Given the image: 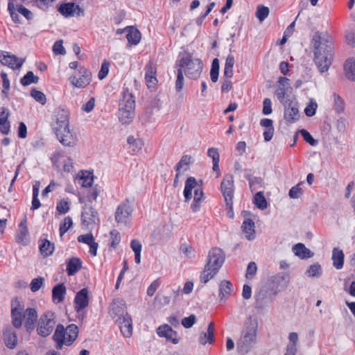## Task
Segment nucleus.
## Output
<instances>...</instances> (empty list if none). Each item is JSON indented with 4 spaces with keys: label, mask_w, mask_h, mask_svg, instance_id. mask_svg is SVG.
Here are the masks:
<instances>
[{
    "label": "nucleus",
    "mask_w": 355,
    "mask_h": 355,
    "mask_svg": "<svg viewBox=\"0 0 355 355\" xmlns=\"http://www.w3.org/2000/svg\"><path fill=\"white\" fill-rule=\"evenodd\" d=\"M311 42L315 65L320 73L327 72L332 64L334 57L332 37L327 33L316 31Z\"/></svg>",
    "instance_id": "f257e3e1"
},
{
    "label": "nucleus",
    "mask_w": 355,
    "mask_h": 355,
    "mask_svg": "<svg viewBox=\"0 0 355 355\" xmlns=\"http://www.w3.org/2000/svg\"><path fill=\"white\" fill-rule=\"evenodd\" d=\"M52 128L59 141L64 146L73 147L76 144V137L69 130V112L67 110L58 107L53 114Z\"/></svg>",
    "instance_id": "f03ea898"
},
{
    "label": "nucleus",
    "mask_w": 355,
    "mask_h": 355,
    "mask_svg": "<svg viewBox=\"0 0 355 355\" xmlns=\"http://www.w3.org/2000/svg\"><path fill=\"white\" fill-rule=\"evenodd\" d=\"M225 261V254L221 249H211L208 254V261L200 276V282L207 284L218 272Z\"/></svg>",
    "instance_id": "7ed1b4c3"
},
{
    "label": "nucleus",
    "mask_w": 355,
    "mask_h": 355,
    "mask_svg": "<svg viewBox=\"0 0 355 355\" xmlns=\"http://www.w3.org/2000/svg\"><path fill=\"white\" fill-rule=\"evenodd\" d=\"M257 327V319L250 315L248 318V322L245 324L243 336L240 342L238 343L241 352L247 353L252 345L256 343Z\"/></svg>",
    "instance_id": "20e7f679"
},
{
    "label": "nucleus",
    "mask_w": 355,
    "mask_h": 355,
    "mask_svg": "<svg viewBox=\"0 0 355 355\" xmlns=\"http://www.w3.org/2000/svg\"><path fill=\"white\" fill-rule=\"evenodd\" d=\"M180 59L177 63L178 69L184 70L185 75L191 79L196 80L200 78L202 71V64L200 59L193 58L192 55L188 52Z\"/></svg>",
    "instance_id": "39448f33"
},
{
    "label": "nucleus",
    "mask_w": 355,
    "mask_h": 355,
    "mask_svg": "<svg viewBox=\"0 0 355 355\" xmlns=\"http://www.w3.org/2000/svg\"><path fill=\"white\" fill-rule=\"evenodd\" d=\"M55 313L51 311H46L41 315L37 322V334L44 338L49 336L55 327Z\"/></svg>",
    "instance_id": "423d86ee"
},
{
    "label": "nucleus",
    "mask_w": 355,
    "mask_h": 355,
    "mask_svg": "<svg viewBox=\"0 0 355 355\" xmlns=\"http://www.w3.org/2000/svg\"><path fill=\"white\" fill-rule=\"evenodd\" d=\"M133 208L128 198L121 202L115 212V220L117 223L126 225L131 218Z\"/></svg>",
    "instance_id": "0eeeda50"
},
{
    "label": "nucleus",
    "mask_w": 355,
    "mask_h": 355,
    "mask_svg": "<svg viewBox=\"0 0 355 355\" xmlns=\"http://www.w3.org/2000/svg\"><path fill=\"white\" fill-rule=\"evenodd\" d=\"M220 190L225 198L226 206H231L233 204L234 192V177L231 174L224 176L220 184Z\"/></svg>",
    "instance_id": "6e6552de"
},
{
    "label": "nucleus",
    "mask_w": 355,
    "mask_h": 355,
    "mask_svg": "<svg viewBox=\"0 0 355 355\" xmlns=\"http://www.w3.org/2000/svg\"><path fill=\"white\" fill-rule=\"evenodd\" d=\"M198 183L194 177H189L185 182V186L184 189V196L185 198V202L189 201L192 198V190H194L193 199L199 197L200 200L203 199L204 193L201 187H197Z\"/></svg>",
    "instance_id": "1a4fd4ad"
},
{
    "label": "nucleus",
    "mask_w": 355,
    "mask_h": 355,
    "mask_svg": "<svg viewBox=\"0 0 355 355\" xmlns=\"http://www.w3.org/2000/svg\"><path fill=\"white\" fill-rule=\"evenodd\" d=\"M284 119L288 123H294L300 119L297 103L291 99H287L284 103Z\"/></svg>",
    "instance_id": "9d476101"
},
{
    "label": "nucleus",
    "mask_w": 355,
    "mask_h": 355,
    "mask_svg": "<svg viewBox=\"0 0 355 355\" xmlns=\"http://www.w3.org/2000/svg\"><path fill=\"white\" fill-rule=\"evenodd\" d=\"M78 77L71 76L69 78L71 83L76 87L84 88L87 87L92 80V73L85 67H80L78 70Z\"/></svg>",
    "instance_id": "9b49d317"
},
{
    "label": "nucleus",
    "mask_w": 355,
    "mask_h": 355,
    "mask_svg": "<svg viewBox=\"0 0 355 355\" xmlns=\"http://www.w3.org/2000/svg\"><path fill=\"white\" fill-rule=\"evenodd\" d=\"M24 61L25 59H20L13 54H10L8 52L0 51V62L14 70L19 69Z\"/></svg>",
    "instance_id": "f8f14e48"
},
{
    "label": "nucleus",
    "mask_w": 355,
    "mask_h": 355,
    "mask_svg": "<svg viewBox=\"0 0 355 355\" xmlns=\"http://www.w3.org/2000/svg\"><path fill=\"white\" fill-rule=\"evenodd\" d=\"M291 89L289 79L286 77H279L275 94L281 103L286 102V98L288 96L287 94L291 92Z\"/></svg>",
    "instance_id": "ddd939ff"
},
{
    "label": "nucleus",
    "mask_w": 355,
    "mask_h": 355,
    "mask_svg": "<svg viewBox=\"0 0 355 355\" xmlns=\"http://www.w3.org/2000/svg\"><path fill=\"white\" fill-rule=\"evenodd\" d=\"M58 11L67 18L73 17L76 12L78 16L84 12V10L79 5H76L74 3H61L58 8Z\"/></svg>",
    "instance_id": "4468645a"
},
{
    "label": "nucleus",
    "mask_w": 355,
    "mask_h": 355,
    "mask_svg": "<svg viewBox=\"0 0 355 355\" xmlns=\"http://www.w3.org/2000/svg\"><path fill=\"white\" fill-rule=\"evenodd\" d=\"M89 292L87 288H84L80 290L74 298V309L77 313H80L89 304Z\"/></svg>",
    "instance_id": "2eb2a0df"
},
{
    "label": "nucleus",
    "mask_w": 355,
    "mask_h": 355,
    "mask_svg": "<svg viewBox=\"0 0 355 355\" xmlns=\"http://www.w3.org/2000/svg\"><path fill=\"white\" fill-rule=\"evenodd\" d=\"M81 220L85 225H89L99 221L97 211L91 205H85L81 214Z\"/></svg>",
    "instance_id": "dca6fc26"
},
{
    "label": "nucleus",
    "mask_w": 355,
    "mask_h": 355,
    "mask_svg": "<svg viewBox=\"0 0 355 355\" xmlns=\"http://www.w3.org/2000/svg\"><path fill=\"white\" fill-rule=\"evenodd\" d=\"M117 322L121 329V332L125 338H130L132 334V320L131 316L125 313L123 317H119Z\"/></svg>",
    "instance_id": "f3484780"
},
{
    "label": "nucleus",
    "mask_w": 355,
    "mask_h": 355,
    "mask_svg": "<svg viewBox=\"0 0 355 355\" xmlns=\"http://www.w3.org/2000/svg\"><path fill=\"white\" fill-rule=\"evenodd\" d=\"M119 108L135 109V98L132 93L126 87L123 88L122 97L119 101Z\"/></svg>",
    "instance_id": "a211bd4d"
},
{
    "label": "nucleus",
    "mask_w": 355,
    "mask_h": 355,
    "mask_svg": "<svg viewBox=\"0 0 355 355\" xmlns=\"http://www.w3.org/2000/svg\"><path fill=\"white\" fill-rule=\"evenodd\" d=\"M37 318V311L35 308H28L25 310L24 313V327L27 331L31 332L34 330Z\"/></svg>",
    "instance_id": "6ab92c4d"
},
{
    "label": "nucleus",
    "mask_w": 355,
    "mask_h": 355,
    "mask_svg": "<svg viewBox=\"0 0 355 355\" xmlns=\"http://www.w3.org/2000/svg\"><path fill=\"white\" fill-rule=\"evenodd\" d=\"M3 339L6 346L14 349L17 345V337L15 331L10 326L5 327L3 330Z\"/></svg>",
    "instance_id": "aec40b11"
},
{
    "label": "nucleus",
    "mask_w": 355,
    "mask_h": 355,
    "mask_svg": "<svg viewBox=\"0 0 355 355\" xmlns=\"http://www.w3.org/2000/svg\"><path fill=\"white\" fill-rule=\"evenodd\" d=\"M157 333L159 336L166 338L167 340L171 341L173 344L179 343L177 332L168 324H164L158 327Z\"/></svg>",
    "instance_id": "412c9836"
},
{
    "label": "nucleus",
    "mask_w": 355,
    "mask_h": 355,
    "mask_svg": "<svg viewBox=\"0 0 355 355\" xmlns=\"http://www.w3.org/2000/svg\"><path fill=\"white\" fill-rule=\"evenodd\" d=\"M250 214L245 211L243 212V216L245 218L243 224H242V230L244 234H245V237L248 240H252L255 237V225L254 221L250 218H247V216Z\"/></svg>",
    "instance_id": "4be33fe9"
},
{
    "label": "nucleus",
    "mask_w": 355,
    "mask_h": 355,
    "mask_svg": "<svg viewBox=\"0 0 355 355\" xmlns=\"http://www.w3.org/2000/svg\"><path fill=\"white\" fill-rule=\"evenodd\" d=\"M53 340L56 343L55 347L58 349H61L64 345H66L67 338L65 336L64 327L59 324L55 329V333L53 336Z\"/></svg>",
    "instance_id": "5701e85b"
},
{
    "label": "nucleus",
    "mask_w": 355,
    "mask_h": 355,
    "mask_svg": "<svg viewBox=\"0 0 355 355\" xmlns=\"http://www.w3.org/2000/svg\"><path fill=\"white\" fill-rule=\"evenodd\" d=\"M233 291V285L228 280H223L219 284V300L220 302H225Z\"/></svg>",
    "instance_id": "b1692460"
},
{
    "label": "nucleus",
    "mask_w": 355,
    "mask_h": 355,
    "mask_svg": "<svg viewBox=\"0 0 355 355\" xmlns=\"http://www.w3.org/2000/svg\"><path fill=\"white\" fill-rule=\"evenodd\" d=\"M270 280L273 286L277 288L279 287H286L290 282V275L288 272H279L272 276Z\"/></svg>",
    "instance_id": "393cba45"
},
{
    "label": "nucleus",
    "mask_w": 355,
    "mask_h": 355,
    "mask_svg": "<svg viewBox=\"0 0 355 355\" xmlns=\"http://www.w3.org/2000/svg\"><path fill=\"white\" fill-rule=\"evenodd\" d=\"M199 343L205 345L207 343L211 344L214 340V324L210 322L206 332H202L199 336Z\"/></svg>",
    "instance_id": "a878e982"
},
{
    "label": "nucleus",
    "mask_w": 355,
    "mask_h": 355,
    "mask_svg": "<svg viewBox=\"0 0 355 355\" xmlns=\"http://www.w3.org/2000/svg\"><path fill=\"white\" fill-rule=\"evenodd\" d=\"M66 292L67 290L64 284H56L52 289L53 302L56 304L62 302L65 297Z\"/></svg>",
    "instance_id": "bb28decb"
},
{
    "label": "nucleus",
    "mask_w": 355,
    "mask_h": 355,
    "mask_svg": "<svg viewBox=\"0 0 355 355\" xmlns=\"http://www.w3.org/2000/svg\"><path fill=\"white\" fill-rule=\"evenodd\" d=\"M83 262L78 257H72L67 261V273L69 276L74 275L81 268Z\"/></svg>",
    "instance_id": "cd10ccee"
},
{
    "label": "nucleus",
    "mask_w": 355,
    "mask_h": 355,
    "mask_svg": "<svg viewBox=\"0 0 355 355\" xmlns=\"http://www.w3.org/2000/svg\"><path fill=\"white\" fill-rule=\"evenodd\" d=\"M65 329V336L67 338L66 345H71L77 338L79 332L78 327L75 324L68 325Z\"/></svg>",
    "instance_id": "c85d7f7f"
},
{
    "label": "nucleus",
    "mask_w": 355,
    "mask_h": 355,
    "mask_svg": "<svg viewBox=\"0 0 355 355\" xmlns=\"http://www.w3.org/2000/svg\"><path fill=\"white\" fill-rule=\"evenodd\" d=\"M126 38L130 44L137 45L140 42L141 35L139 31L134 26H128Z\"/></svg>",
    "instance_id": "c756f323"
},
{
    "label": "nucleus",
    "mask_w": 355,
    "mask_h": 355,
    "mask_svg": "<svg viewBox=\"0 0 355 355\" xmlns=\"http://www.w3.org/2000/svg\"><path fill=\"white\" fill-rule=\"evenodd\" d=\"M293 250L295 254L300 258L304 259H309L313 256V252H312L309 249L306 248V246L303 243H297L294 245Z\"/></svg>",
    "instance_id": "7c9ffc66"
},
{
    "label": "nucleus",
    "mask_w": 355,
    "mask_h": 355,
    "mask_svg": "<svg viewBox=\"0 0 355 355\" xmlns=\"http://www.w3.org/2000/svg\"><path fill=\"white\" fill-rule=\"evenodd\" d=\"M345 255L342 250L337 248L333 249L332 260L333 266L338 270L342 269L344 265Z\"/></svg>",
    "instance_id": "2f4dec72"
},
{
    "label": "nucleus",
    "mask_w": 355,
    "mask_h": 355,
    "mask_svg": "<svg viewBox=\"0 0 355 355\" xmlns=\"http://www.w3.org/2000/svg\"><path fill=\"white\" fill-rule=\"evenodd\" d=\"M344 70L346 77L352 81H355V58H349L345 61Z\"/></svg>",
    "instance_id": "473e14b6"
},
{
    "label": "nucleus",
    "mask_w": 355,
    "mask_h": 355,
    "mask_svg": "<svg viewBox=\"0 0 355 355\" xmlns=\"http://www.w3.org/2000/svg\"><path fill=\"white\" fill-rule=\"evenodd\" d=\"M118 116L122 124H129L135 116V110L119 108Z\"/></svg>",
    "instance_id": "72a5a7b5"
},
{
    "label": "nucleus",
    "mask_w": 355,
    "mask_h": 355,
    "mask_svg": "<svg viewBox=\"0 0 355 355\" xmlns=\"http://www.w3.org/2000/svg\"><path fill=\"white\" fill-rule=\"evenodd\" d=\"M125 301L121 299L114 300L111 305L112 313L116 315H118L119 318L125 315Z\"/></svg>",
    "instance_id": "f704fd0d"
},
{
    "label": "nucleus",
    "mask_w": 355,
    "mask_h": 355,
    "mask_svg": "<svg viewBox=\"0 0 355 355\" xmlns=\"http://www.w3.org/2000/svg\"><path fill=\"white\" fill-rule=\"evenodd\" d=\"M94 176L92 172L81 171L78 183L83 187H91L93 183Z\"/></svg>",
    "instance_id": "c9c22d12"
},
{
    "label": "nucleus",
    "mask_w": 355,
    "mask_h": 355,
    "mask_svg": "<svg viewBox=\"0 0 355 355\" xmlns=\"http://www.w3.org/2000/svg\"><path fill=\"white\" fill-rule=\"evenodd\" d=\"M40 250L43 257H47L51 255L54 251V243L49 240L44 239L40 241Z\"/></svg>",
    "instance_id": "e433bc0d"
},
{
    "label": "nucleus",
    "mask_w": 355,
    "mask_h": 355,
    "mask_svg": "<svg viewBox=\"0 0 355 355\" xmlns=\"http://www.w3.org/2000/svg\"><path fill=\"white\" fill-rule=\"evenodd\" d=\"M28 234V230L26 225V219L24 218L19 225V230L16 235V241L19 243H23Z\"/></svg>",
    "instance_id": "4c0bfd02"
},
{
    "label": "nucleus",
    "mask_w": 355,
    "mask_h": 355,
    "mask_svg": "<svg viewBox=\"0 0 355 355\" xmlns=\"http://www.w3.org/2000/svg\"><path fill=\"white\" fill-rule=\"evenodd\" d=\"M130 248L135 252V260L136 263L139 264L141 262V243L139 240L133 239L130 243Z\"/></svg>",
    "instance_id": "58836bf2"
},
{
    "label": "nucleus",
    "mask_w": 355,
    "mask_h": 355,
    "mask_svg": "<svg viewBox=\"0 0 355 355\" xmlns=\"http://www.w3.org/2000/svg\"><path fill=\"white\" fill-rule=\"evenodd\" d=\"M39 77L34 75L31 71H28L20 80V83L23 86H28L32 83H37Z\"/></svg>",
    "instance_id": "ea45409f"
},
{
    "label": "nucleus",
    "mask_w": 355,
    "mask_h": 355,
    "mask_svg": "<svg viewBox=\"0 0 355 355\" xmlns=\"http://www.w3.org/2000/svg\"><path fill=\"white\" fill-rule=\"evenodd\" d=\"M334 109L336 113H343L345 110V103L344 100L340 97V95L334 93Z\"/></svg>",
    "instance_id": "a19ab883"
},
{
    "label": "nucleus",
    "mask_w": 355,
    "mask_h": 355,
    "mask_svg": "<svg viewBox=\"0 0 355 355\" xmlns=\"http://www.w3.org/2000/svg\"><path fill=\"white\" fill-rule=\"evenodd\" d=\"M11 311H25L24 302L20 297H15L11 300Z\"/></svg>",
    "instance_id": "79ce46f5"
},
{
    "label": "nucleus",
    "mask_w": 355,
    "mask_h": 355,
    "mask_svg": "<svg viewBox=\"0 0 355 355\" xmlns=\"http://www.w3.org/2000/svg\"><path fill=\"white\" fill-rule=\"evenodd\" d=\"M254 203L261 210L267 207V201L263 191H259L254 195Z\"/></svg>",
    "instance_id": "37998d69"
},
{
    "label": "nucleus",
    "mask_w": 355,
    "mask_h": 355,
    "mask_svg": "<svg viewBox=\"0 0 355 355\" xmlns=\"http://www.w3.org/2000/svg\"><path fill=\"white\" fill-rule=\"evenodd\" d=\"M24 313L19 311H11L12 324L14 327L19 329L22 326Z\"/></svg>",
    "instance_id": "c03bdc74"
},
{
    "label": "nucleus",
    "mask_w": 355,
    "mask_h": 355,
    "mask_svg": "<svg viewBox=\"0 0 355 355\" xmlns=\"http://www.w3.org/2000/svg\"><path fill=\"white\" fill-rule=\"evenodd\" d=\"M220 64L218 58H214L211 63L210 77L212 82L216 83L218 79Z\"/></svg>",
    "instance_id": "a18cd8bd"
},
{
    "label": "nucleus",
    "mask_w": 355,
    "mask_h": 355,
    "mask_svg": "<svg viewBox=\"0 0 355 355\" xmlns=\"http://www.w3.org/2000/svg\"><path fill=\"white\" fill-rule=\"evenodd\" d=\"M306 274L311 277H320L322 275L321 266L318 263L311 265L306 270Z\"/></svg>",
    "instance_id": "49530a36"
},
{
    "label": "nucleus",
    "mask_w": 355,
    "mask_h": 355,
    "mask_svg": "<svg viewBox=\"0 0 355 355\" xmlns=\"http://www.w3.org/2000/svg\"><path fill=\"white\" fill-rule=\"evenodd\" d=\"M270 10L268 7L259 5L257 8L256 17L260 21H264L268 16Z\"/></svg>",
    "instance_id": "de8ad7c7"
},
{
    "label": "nucleus",
    "mask_w": 355,
    "mask_h": 355,
    "mask_svg": "<svg viewBox=\"0 0 355 355\" xmlns=\"http://www.w3.org/2000/svg\"><path fill=\"white\" fill-rule=\"evenodd\" d=\"M73 220L70 216L66 217L60 223V236H63L72 226Z\"/></svg>",
    "instance_id": "09e8293b"
},
{
    "label": "nucleus",
    "mask_w": 355,
    "mask_h": 355,
    "mask_svg": "<svg viewBox=\"0 0 355 355\" xmlns=\"http://www.w3.org/2000/svg\"><path fill=\"white\" fill-rule=\"evenodd\" d=\"M31 96L42 105H44L46 103V95L43 92L37 90L36 88H33L31 89Z\"/></svg>",
    "instance_id": "8fccbe9b"
},
{
    "label": "nucleus",
    "mask_w": 355,
    "mask_h": 355,
    "mask_svg": "<svg viewBox=\"0 0 355 355\" xmlns=\"http://www.w3.org/2000/svg\"><path fill=\"white\" fill-rule=\"evenodd\" d=\"M110 234L111 239L110 247L115 249L121 242L120 233L116 230H112Z\"/></svg>",
    "instance_id": "3c124183"
},
{
    "label": "nucleus",
    "mask_w": 355,
    "mask_h": 355,
    "mask_svg": "<svg viewBox=\"0 0 355 355\" xmlns=\"http://www.w3.org/2000/svg\"><path fill=\"white\" fill-rule=\"evenodd\" d=\"M192 157L191 155H183L180 160L176 164L175 166V171H180V169L184 166H188L191 162Z\"/></svg>",
    "instance_id": "603ef678"
},
{
    "label": "nucleus",
    "mask_w": 355,
    "mask_h": 355,
    "mask_svg": "<svg viewBox=\"0 0 355 355\" xmlns=\"http://www.w3.org/2000/svg\"><path fill=\"white\" fill-rule=\"evenodd\" d=\"M184 86V76L182 69H178L177 71V80L175 81V90L177 92H180Z\"/></svg>",
    "instance_id": "864d4df0"
},
{
    "label": "nucleus",
    "mask_w": 355,
    "mask_h": 355,
    "mask_svg": "<svg viewBox=\"0 0 355 355\" xmlns=\"http://www.w3.org/2000/svg\"><path fill=\"white\" fill-rule=\"evenodd\" d=\"M180 250L189 259H193L196 256L195 250L191 245L183 244L180 246Z\"/></svg>",
    "instance_id": "5fc2aeb1"
},
{
    "label": "nucleus",
    "mask_w": 355,
    "mask_h": 355,
    "mask_svg": "<svg viewBox=\"0 0 355 355\" xmlns=\"http://www.w3.org/2000/svg\"><path fill=\"white\" fill-rule=\"evenodd\" d=\"M145 76H156L157 66L152 61H149L144 68Z\"/></svg>",
    "instance_id": "6e6d98bb"
},
{
    "label": "nucleus",
    "mask_w": 355,
    "mask_h": 355,
    "mask_svg": "<svg viewBox=\"0 0 355 355\" xmlns=\"http://www.w3.org/2000/svg\"><path fill=\"white\" fill-rule=\"evenodd\" d=\"M44 282V278L38 277L32 279L30 284V288L32 292H36L40 290Z\"/></svg>",
    "instance_id": "4d7b16f0"
},
{
    "label": "nucleus",
    "mask_w": 355,
    "mask_h": 355,
    "mask_svg": "<svg viewBox=\"0 0 355 355\" xmlns=\"http://www.w3.org/2000/svg\"><path fill=\"white\" fill-rule=\"evenodd\" d=\"M302 193L303 191L300 187V184H297L289 190L288 196L291 198L297 199L299 198Z\"/></svg>",
    "instance_id": "13d9d810"
},
{
    "label": "nucleus",
    "mask_w": 355,
    "mask_h": 355,
    "mask_svg": "<svg viewBox=\"0 0 355 355\" xmlns=\"http://www.w3.org/2000/svg\"><path fill=\"white\" fill-rule=\"evenodd\" d=\"M300 132L304 141L309 143L310 145L314 146L318 144V141L314 139L312 135L306 130L302 129L300 130Z\"/></svg>",
    "instance_id": "bf43d9fd"
},
{
    "label": "nucleus",
    "mask_w": 355,
    "mask_h": 355,
    "mask_svg": "<svg viewBox=\"0 0 355 355\" xmlns=\"http://www.w3.org/2000/svg\"><path fill=\"white\" fill-rule=\"evenodd\" d=\"M8 10L10 12L12 21L15 22H19V16L15 12V4L11 0L8 1Z\"/></svg>",
    "instance_id": "052dcab7"
},
{
    "label": "nucleus",
    "mask_w": 355,
    "mask_h": 355,
    "mask_svg": "<svg viewBox=\"0 0 355 355\" xmlns=\"http://www.w3.org/2000/svg\"><path fill=\"white\" fill-rule=\"evenodd\" d=\"M56 209L61 214H64L67 213L69 210V205L68 202L64 199L61 200L57 204Z\"/></svg>",
    "instance_id": "680f3d73"
},
{
    "label": "nucleus",
    "mask_w": 355,
    "mask_h": 355,
    "mask_svg": "<svg viewBox=\"0 0 355 355\" xmlns=\"http://www.w3.org/2000/svg\"><path fill=\"white\" fill-rule=\"evenodd\" d=\"M318 107V105L316 102L313 101L312 100L310 101L309 105L304 109V113L307 116H313L315 115L316 109Z\"/></svg>",
    "instance_id": "e2e57ef3"
},
{
    "label": "nucleus",
    "mask_w": 355,
    "mask_h": 355,
    "mask_svg": "<svg viewBox=\"0 0 355 355\" xmlns=\"http://www.w3.org/2000/svg\"><path fill=\"white\" fill-rule=\"evenodd\" d=\"M248 182L251 191L253 192L254 190L258 189V187H261L263 180L261 177H253Z\"/></svg>",
    "instance_id": "0e129e2a"
},
{
    "label": "nucleus",
    "mask_w": 355,
    "mask_h": 355,
    "mask_svg": "<svg viewBox=\"0 0 355 355\" xmlns=\"http://www.w3.org/2000/svg\"><path fill=\"white\" fill-rule=\"evenodd\" d=\"M110 63L105 60L102 64L101 69L98 72V77L100 80L104 79L108 74Z\"/></svg>",
    "instance_id": "69168bd1"
},
{
    "label": "nucleus",
    "mask_w": 355,
    "mask_h": 355,
    "mask_svg": "<svg viewBox=\"0 0 355 355\" xmlns=\"http://www.w3.org/2000/svg\"><path fill=\"white\" fill-rule=\"evenodd\" d=\"M196 322V317L191 314L189 317H185L182 320V324L185 328H191Z\"/></svg>",
    "instance_id": "338daca9"
},
{
    "label": "nucleus",
    "mask_w": 355,
    "mask_h": 355,
    "mask_svg": "<svg viewBox=\"0 0 355 355\" xmlns=\"http://www.w3.org/2000/svg\"><path fill=\"white\" fill-rule=\"evenodd\" d=\"M53 51L55 55H64L66 53V51L62 45V40H58L54 43Z\"/></svg>",
    "instance_id": "774afa93"
}]
</instances>
